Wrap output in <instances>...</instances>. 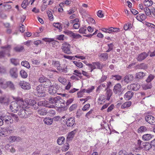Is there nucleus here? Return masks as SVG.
<instances>
[{
  "instance_id": "nucleus-1",
  "label": "nucleus",
  "mask_w": 155,
  "mask_h": 155,
  "mask_svg": "<svg viewBox=\"0 0 155 155\" xmlns=\"http://www.w3.org/2000/svg\"><path fill=\"white\" fill-rule=\"evenodd\" d=\"M48 102L50 104H54V106L58 107H64L65 101L59 96L55 97H50L48 98Z\"/></svg>"
},
{
  "instance_id": "nucleus-2",
  "label": "nucleus",
  "mask_w": 155,
  "mask_h": 155,
  "mask_svg": "<svg viewBox=\"0 0 155 155\" xmlns=\"http://www.w3.org/2000/svg\"><path fill=\"white\" fill-rule=\"evenodd\" d=\"M1 48L4 49V50L0 51V58H4L5 54H7L8 56H10L9 52L11 48V46L10 45H7L2 46Z\"/></svg>"
},
{
  "instance_id": "nucleus-3",
  "label": "nucleus",
  "mask_w": 155,
  "mask_h": 155,
  "mask_svg": "<svg viewBox=\"0 0 155 155\" xmlns=\"http://www.w3.org/2000/svg\"><path fill=\"white\" fill-rule=\"evenodd\" d=\"M61 48L62 51L64 53L71 54L72 53L71 50V45L68 43L66 42L63 43L62 45Z\"/></svg>"
},
{
  "instance_id": "nucleus-4",
  "label": "nucleus",
  "mask_w": 155,
  "mask_h": 155,
  "mask_svg": "<svg viewBox=\"0 0 155 155\" xmlns=\"http://www.w3.org/2000/svg\"><path fill=\"white\" fill-rule=\"evenodd\" d=\"M10 108L11 110L14 113H16L20 108L18 100L12 102L10 104Z\"/></svg>"
},
{
  "instance_id": "nucleus-5",
  "label": "nucleus",
  "mask_w": 155,
  "mask_h": 155,
  "mask_svg": "<svg viewBox=\"0 0 155 155\" xmlns=\"http://www.w3.org/2000/svg\"><path fill=\"white\" fill-rule=\"evenodd\" d=\"M44 88L41 85H38L36 87V95L39 97H42L45 96V93L43 91Z\"/></svg>"
},
{
  "instance_id": "nucleus-6",
  "label": "nucleus",
  "mask_w": 155,
  "mask_h": 155,
  "mask_svg": "<svg viewBox=\"0 0 155 155\" xmlns=\"http://www.w3.org/2000/svg\"><path fill=\"white\" fill-rule=\"evenodd\" d=\"M60 88V87L57 84H54L50 86L48 89V92L51 94L54 95L57 92V91Z\"/></svg>"
},
{
  "instance_id": "nucleus-7",
  "label": "nucleus",
  "mask_w": 155,
  "mask_h": 155,
  "mask_svg": "<svg viewBox=\"0 0 155 155\" xmlns=\"http://www.w3.org/2000/svg\"><path fill=\"white\" fill-rule=\"evenodd\" d=\"M113 91L114 93L118 95H120L123 92V89L121 87V85L120 84H117L114 86Z\"/></svg>"
},
{
  "instance_id": "nucleus-8",
  "label": "nucleus",
  "mask_w": 155,
  "mask_h": 155,
  "mask_svg": "<svg viewBox=\"0 0 155 155\" xmlns=\"http://www.w3.org/2000/svg\"><path fill=\"white\" fill-rule=\"evenodd\" d=\"M37 105L38 107L43 106L44 107L49 108H54V105H50L49 102L48 101H40L37 103Z\"/></svg>"
},
{
  "instance_id": "nucleus-9",
  "label": "nucleus",
  "mask_w": 155,
  "mask_h": 155,
  "mask_svg": "<svg viewBox=\"0 0 155 155\" xmlns=\"http://www.w3.org/2000/svg\"><path fill=\"white\" fill-rule=\"evenodd\" d=\"M21 87L24 90H28L31 88L30 84L28 82L25 81H21L19 83Z\"/></svg>"
},
{
  "instance_id": "nucleus-10",
  "label": "nucleus",
  "mask_w": 155,
  "mask_h": 155,
  "mask_svg": "<svg viewBox=\"0 0 155 155\" xmlns=\"http://www.w3.org/2000/svg\"><path fill=\"white\" fill-rule=\"evenodd\" d=\"M148 55V54L143 52L138 54L137 55L136 59L138 61L141 62L144 60Z\"/></svg>"
},
{
  "instance_id": "nucleus-11",
  "label": "nucleus",
  "mask_w": 155,
  "mask_h": 155,
  "mask_svg": "<svg viewBox=\"0 0 155 155\" xmlns=\"http://www.w3.org/2000/svg\"><path fill=\"white\" fill-rule=\"evenodd\" d=\"M140 87V85L138 84L134 83L128 85L127 88L130 90L136 91L138 90Z\"/></svg>"
},
{
  "instance_id": "nucleus-12",
  "label": "nucleus",
  "mask_w": 155,
  "mask_h": 155,
  "mask_svg": "<svg viewBox=\"0 0 155 155\" xmlns=\"http://www.w3.org/2000/svg\"><path fill=\"white\" fill-rule=\"evenodd\" d=\"M66 124L68 127L73 126L75 123V118L72 117L66 119Z\"/></svg>"
},
{
  "instance_id": "nucleus-13",
  "label": "nucleus",
  "mask_w": 155,
  "mask_h": 155,
  "mask_svg": "<svg viewBox=\"0 0 155 155\" xmlns=\"http://www.w3.org/2000/svg\"><path fill=\"white\" fill-rule=\"evenodd\" d=\"M38 81L41 83H47V84H46V86H49L51 84V81L44 76L40 77L38 79Z\"/></svg>"
},
{
  "instance_id": "nucleus-14",
  "label": "nucleus",
  "mask_w": 155,
  "mask_h": 155,
  "mask_svg": "<svg viewBox=\"0 0 155 155\" xmlns=\"http://www.w3.org/2000/svg\"><path fill=\"white\" fill-rule=\"evenodd\" d=\"M18 102L20 108L21 107L22 109L28 108V105L26 101L24 102L22 99H21L20 100H18Z\"/></svg>"
},
{
  "instance_id": "nucleus-15",
  "label": "nucleus",
  "mask_w": 155,
  "mask_h": 155,
  "mask_svg": "<svg viewBox=\"0 0 155 155\" xmlns=\"http://www.w3.org/2000/svg\"><path fill=\"white\" fill-rule=\"evenodd\" d=\"M10 75L13 78H16L18 77V70L16 68H14L11 69L10 71Z\"/></svg>"
},
{
  "instance_id": "nucleus-16",
  "label": "nucleus",
  "mask_w": 155,
  "mask_h": 155,
  "mask_svg": "<svg viewBox=\"0 0 155 155\" xmlns=\"http://www.w3.org/2000/svg\"><path fill=\"white\" fill-rule=\"evenodd\" d=\"M146 121L150 124H152L155 122V118L151 115H148L145 117Z\"/></svg>"
},
{
  "instance_id": "nucleus-17",
  "label": "nucleus",
  "mask_w": 155,
  "mask_h": 155,
  "mask_svg": "<svg viewBox=\"0 0 155 155\" xmlns=\"http://www.w3.org/2000/svg\"><path fill=\"white\" fill-rule=\"evenodd\" d=\"M3 120V121L4 120L5 123L7 124H12L13 123V120H12L11 115L8 116L5 115Z\"/></svg>"
},
{
  "instance_id": "nucleus-18",
  "label": "nucleus",
  "mask_w": 155,
  "mask_h": 155,
  "mask_svg": "<svg viewBox=\"0 0 155 155\" xmlns=\"http://www.w3.org/2000/svg\"><path fill=\"white\" fill-rule=\"evenodd\" d=\"M7 81H6L5 80L2 78L0 79V86L3 88L6 89L7 87Z\"/></svg>"
},
{
  "instance_id": "nucleus-19",
  "label": "nucleus",
  "mask_w": 155,
  "mask_h": 155,
  "mask_svg": "<svg viewBox=\"0 0 155 155\" xmlns=\"http://www.w3.org/2000/svg\"><path fill=\"white\" fill-rule=\"evenodd\" d=\"M134 93L130 91H127L124 94V98L127 100H130L132 97Z\"/></svg>"
},
{
  "instance_id": "nucleus-20",
  "label": "nucleus",
  "mask_w": 155,
  "mask_h": 155,
  "mask_svg": "<svg viewBox=\"0 0 155 155\" xmlns=\"http://www.w3.org/2000/svg\"><path fill=\"white\" fill-rule=\"evenodd\" d=\"M105 91H106L105 93V96L106 97V100L107 101H109L113 94V92L110 89L105 90Z\"/></svg>"
},
{
  "instance_id": "nucleus-21",
  "label": "nucleus",
  "mask_w": 155,
  "mask_h": 155,
  "mask_svg": "<svg viewBox=\"0 0 155 155\" xmlns=\"http://www.w3.org/2000/svg\"><path fill=\"white\" fill-rule=\"evenodd\" d=\"M77 130V129L74 130L68 134L67 138V141L71 140L73 139Z\"/></svg>"
},
{
  "instance_id": "nucleus-22",
  "label": "nucleus",
  "mask_w": 155,
  "mask_h": 155,
  "mask_svg": "<svg viewBox=\"0 0 155 155\" xmlns=\"http://www.w3.org/2000/svg\"><path fill=\"white\" fill-rule=\"evenodd\" d=\"M38 113L41 116H44L47 114V112L46 108L43 107L38 110Z\"/></svg>"
},
{
  "instance_id": "nucleus-23",
  "label": "nucleus",
  "mask_w": 155,
  "mask_h": 155,
  "mask_svg": "<svg viewBox=\"0 0 155 155\" xmlns=\"http://www.w3.org/2000/svg\"><path fill=\"white\" fill-rule=\"evenodd\" d=\"M9 102L8 98L5 96H2L0 97V103L2 104H7Z\"/></svg>"
},
{
  "instance_id": "nucleus-24",
  "label": "nucleus",
  "mask_w": 155,
  "mask_h": 155,
  "mask_svg": "<svg viewBox=\"0 0 155 155\" xmlns=\"http://www.w3.org/2000/svg\"><path fill=\"white\" fill-rule=\"evenodd\" d=\"M145 75L146 73L142 72H140L136 73L135 78L137 79H142Z\"/></svg>"
},
{
  "instance_id": "nucleus-25",
  "label": "nucleus",
  "mask_w": 155,
  "mask_h": 155,
  "mask_svg": "<svg viewBox=\"0 0 155 155\" xmlns=\"http://www.w3.org/2000/svg\"><path fill=\"white\" fill-rule=\"evenodd\" d=\"M136 68L138 69L146 70L147 68V65L144 63H142L136 65Z\"/></svg>"
},
{
  "instance_id": "nucleus-26",
  "label": "nucleus",
  "mask_w": 155,
  "mask_h": 155,
  "mask_svg": "<svg viewBox=\"0 0 155 155\" xmlns=\"http://www.w3.org/2000/svg\"><path fill=\"white\" fill-rule=\"evenodd\" d=\"M5 129L7 135H8L11 133H13L14 131V128L13 126H10L5 128Z\"/></svg>"
},
{
  "instance_id": "nucleus-27",
  "label": "nucleus",
  "mask_w": 155,
  "mask_h": 155,
  "mask_svg": "<svg viewBox=\"0 0 155 155\" xmlns=\"http://www.w3.org/2000/svg\"><path fill=\"white\" fill-rule=\"evenodd\" d=\"M25 109H22L19 111L18 114L21 118H27V115H26Z\"/></svg>"
},
{
  "instance_id": "nucleus-28",
  "label": "nucleus",
  "mask_w": 155,
  "mask_h": 155,
  "mask_svg": "<svg viewBox=\"0 0 155 155\" xmlns=\"http://www.w3.org/2000/svg\"><path fill=\"white\" fill-rule=\"evenodd\" d=\"M44 123L48 125L51 124L53 123V119L49 117H46L44 119Z\"/></svg>"
},
{
  "instance_id": "nucleus-29",
  "label": "nucleus",
  "mask_w": 155,
  "mask_h": 155,
  "mask_svg": "<svg viewBox=\"0 0 155 155\" xmlns=\"http://www.w3.org/2000/svg\"><path fill=\"white\" fill-rule=\"evenodd\" d=\"M153 137L152 135L149 134H144L142 136L143 139L146 141H148L150 140Z\"/></svg>"
},
{
  "instance_id": "nucleus-30",
  "label": "nucleus",
  "mask_w": 155,
  "mask_h": 155,
  "mask_svg": "<svg viewBox=\"0 0 155 155\" xmlns=\"http://www.w3.org/2000/svg\"><path fill=\"white\" fill-rule=\"evenodd\" d=\"M133 79V75L131 74H129L125 77L124 81L128 83L129 81H132Z\"/></svg>"
},
{
  "instance_id": "nucleus-31",
  "label": "nucleus",
  "mask_w": 155,
  "mask_h": 155,
  "mask_svg": "<svg viewBox=\"0 0 155 155\" xmlns=\"http://www.w3.org/2000/svg\"><path fill=\"white\" fill-rule=\"evenodd\" d=\"M136 18L139 21H142L146 18V16L144 14H142L137 16Z\"/></svg>"
},
{
  "instance_id": "nucleus-32",
  "label": "nucleus",
  "mask_w": 155,
  "mask_h": 155,
  "mask_svg": "<svg viewBox=\"0 0 155 155\" xmlns=\"http://www.w3.org/2000/svg\"><path fill=\"white\" fill-rule=\"evenodd\" d=\"M0 135L4 136V137L7 136L5 128H1L0 129Z\"/></svg>"
},
{
  "instance_id": "nucleus-33",
  "label": "nucleus",
  "mask_w": 155,
  "mask_h": 155,
  "mask_svg": "<svg viewBox=\"0 0 155 155\" xmlns=\"http://www.w3.org/2000/svg\"><path fill=\"white\" fill-rule=\"evenodd\" d=\"M131 104V102L130 101H127L122 105L121 108H122L124 109L129 107Z\"/></svg>"
},
{
  "instance_id": "nucleus-34",
  "label": "nucleus",
  "mask_w": 155,
  "mask_h": 155,
  "mask_svg": "<svg viewBox=\"0 0 155 155\" xmlns=\"http://www.w3.org/2000/svg\"><path fill=\"white\" fill-rule=\"evenodd\" d=\"M7 87H8L11 90H14L15 89V85L11 81H7Z\"/></svg>"
},
{
  "instance_id": "nucleus-35",
  "label": "nucleus",
  "mask_w": 155,
  "mask_h": 155,
  "mask_svg": "<svg viewBox=\"0 0 155 155\" xmlns=\"http://www.w3.org/2000/svg\"><path fill=\"white\" fill-rule=\"evenodd\" d=\"M147 130V128L145 126H141L139 127L137 130L139 133H142L145 132Z\"/></svg>"
},
{
  "instance_id": "nucleus-36",
  "label": "nucleus",
  "mask_w": 155,
  "mask_h": 155,
  "mask_svg": "<svg viewBox=\"0 0 155 155\" xmlns=\"http://www.w3.org/2000/svg\"><path fill=\"white\" fill-rule=\"evenodd\" d=\"M64 33L65 34L68 35L72 37L73 38L75 37V33H74L71 31L68 30L64 31Z\"/></svg>"
},
{
  "instance_id": "nucleus-37",
  "label": "nucleus",
  "mask_w": 155,
  "mask_h": 155,
  "mask_svg": "<svg viewBox=\"0 0 155 155\" xmlns=\"http://www.w3.org/2000/svg\"><path fill=\"white\" fill-rule=\"evenodd\" d=\"M26 101H27L28 105H30L31 106H32L34 104H36L37 103L36 101L33 99H30Z\"/></svg>"
},
{
  "instance_id": "nucleus-38",
  "label": "nucleus",
  "mask_w": 155,
  "mask_h": 155,
  "mask_svg": "<svg viewBox=\"0 0 155 155\" xmlns=\"http://www.w3.org/2000/svg\"><path fill=\"white\" fill-rule=\"evenodd\" d=\"M143 3L145 6L149 7L152 5L153 2L151 0H145Z\"/></svg>"
},
{
  "instance_id": "nucleus-39",
  "label": "nucleus",
  "mask_w": 155,
  "mask_h": 155,
  "mask_svg": "<svg viewBox=\"0 0 155 155\" xmlns=\"http://www.w3.org/2000/svg\"><path fill=\"white\" fill-rule=\"evenodd\" d=\"M21 65L28 68H30V65L29 62L27 61H22L21 62Z\"/></svg>"
},
{
  "instance_id": "nucleus-40",
  "label": "nucleus",
  "mask_w": 155,
  "mask_h": 155,
  "mask_svg": "<svg viewBox=\"0 0 155 155\" xmlns=\"http://www.w3.org/2000/svg\"><path fill=\"white\" fill-rule=\"evenodd\" d=\"M65 140V138L63 137H60L57 140V143L59 145L62 144Z\"/></svg>"
},
{
  "instance_id": "nucleus-41",
  "label": "nucleus",
  "mask_w": 155,
  "mask_h": 155,
  "mask_svg": "<svg viewBox=\"0 0 155 155\" xmlns=\"http://www.w3.org/2000/svg\"><path fill=\"white\" fill-rule=\"evenodd\" d=\"M10 61L11 63L17 66L19 64V61L17 59L12 58L10 59Z\"/></svg>"
},
{
  "instance_id": "nucleus-42",
  "label": "nucleus",
  "mask_w": 155,
  "mask_h": 155,
  "mask_svg": "<svg viewBox=\"0 0 155 155\" xmlns=\"http://www.w3.org/2000/svg\"><path fill=\"white\" fill-rule=\"evenodd\" d=\"M73 74L76 76L78 77L81 79L82 78V76L81 75V73L78 70H75L74 71V73H73Z\"/></svg>"
},
{
  "instance_id": "nucleus-43",
  "label": "nucleus",
  "mask_w": 155,
  "mask_h": 155,
  "mask_svg": "<svg viewBox=\"0 0 155 155\" xmlns=\"http://www.w3.org/2000/svg\"><path fill=\"white\" fill-rule=\"evenodd\" d=\"M20 74L21 76L23 78H25L28 76V74L24 70H21L20 71Z\"/></svg>"
},
{
  "instance_id": "nucleus-44",
  "label": "nucleus",
  "mask_w": 155,
  "mask_h": 155,
  "mask_svg": "<svg viewBox=\"0 0 155 155\" xmlns=\"http://www.w3.org/2000/svg\"><path fill=\"white\" fill-rule=\"evenodd\" d=\"M24 49V48L23 46H17L14 48V50L17 52H21Z\"/></svg>"
},
{
  "instance_id": "nucleus-45",
  "label": "nucleus",
  "mask_w": 155,
  "mask_h": 155,
  "mask_svg": "<svg viewBox=\"0 0 155 155\" xmlns=\"http://www.w3.org/2000/svg\"><path fill=\"white\" fill-rule=\"evenodd\" d=\"M93 64L95 65V66L96 67V68L100 69H101L103 66L102 64H101L99 62H93Z\"/></svg>"
},
{
  "instance_id": "nucleus-46",
  "label": "nucleus",
  "mask_w": 155,
  "mask_h": 155,
  "mask_svg": "<svg viewBox=\"0 0 155 155\" xmlns=\"http://www.w3.org/2000/svg\"><path fill=\"white\" fill-rule=\"evenodd\" d=\"M10 115H11L12 120H14L16 122H18V121L19 119L17 115L13 113H12Z\"/></svg>"
},
{
  "instance_id": "nucleus-47",
  "label": "nucleus",
  "mask_w": 155,
  "mask_h": 155,
  "mask_svg": "<svg viewBox=\"0 0 155 155\" xmlns=\"http://www.w3.org/2000/svg\"><path fill=\"white\" fill-rule=\"evenodd\" d=\"M144 11L147 15L149 16H151V9H150L148 7L145 8H144Z\"/></svg>"
},
{
  "instance_id": "nucleus-48",
  "label": "nucleus",
  "mask_w": 155,
  "mask_h": 155,
  "mask_svg": "<svg viewBox=\"0 0 155 155\" xmlns=\"http://www.w3.org/2000/svg\"><path fill=\"white\" fill-rule=\"evenodd\" d=\"M60 67H61L60 66L59 67H58L57 68V69L59 71V72H64L65 73L67 72V66H66L64 68H61Z\"/></svg>"
},
{
  "instance_id": "nucleus-49",
  "label": "nucleus",
  "mask_w": 155,
  "mask_h": 155,
  "mask_svg": "<svg viewBox=\"0 0 155 155\" xmlns=\"http://www.w3.org/2000/svg\"><path fill=\"white\" fill-rule=\"evenodd\" d=\"M119 28H116L110 27L108 28V30L111 33L112 32H116L119 31Z\"/></svg>"
},
{
  "instance_id": "nucleus-50",
  "label": "nucleus",
  "mask_w": 155,
  "mask_h": 155,
  "mask_svg": "<svg viewBox=\"0 0 155 155\" xmlns=\"http://www.w3.org/2000/svg\"><path fill=\"white\" fill-rule=\"evenodd\" d=\"M52 64L53 65L54 67L57 68L60 66V63L58 61H53L52 62Z\"/></svg>"
},
{
  "instance_id": "nucleus-51",
  "label": "nucleus",
  "mask_w": 155,
  "mask_h": 155,
  "mask_svg": "<svg viewBox=\"0 0 155 155\" xmlns=\"http://www.w3.org/2000/svg\"><path fill=\"white\" fill-rule=\"evenodd\" d=\"M53 25L55 28L58 29L60 30H61L62 29L61 24L59 23H54L53 24Z\"/></svg>"
},
{
  "instance_id": "nucleus-52",
  "label": "nucleus",
  "mask_w": 155,
  "mask_h": 155,
  "mask_svg": "<svg viewBox=\"0 0 155 155\" xmlns=\"http://www.w3.org/2000/svg\"><path fill=\"white\" fill-rule=\"evenodd\" d=\"M58 80L59 82L63 84H65L66 81V79L65 78L61 77L58 78Z\"/></svg>"
},
{
  "instance_id": "nucleus-53",
  "label": "nucleus",
  "mask_w": 155,
  "mask_h": 155,
  "mask_svg": "<svg viewBox=\"0 0 155 155\" xmlns=\"http://www.w3.org/2000/svg\"><path fill=\"white\" fill-rule=\"evenodd\" d=\"M74 63L77 66V67L79 68H81L83 67V64L81 62H78L76 61H74Z\"/></svg>"
},
{
  "instance_id": "nucleus-54",
  "label": "nucleus",
  "mask_w": 155,
  "mask_h": 155,
  "mask_svg": "<svg viewBox=\"0 0 155 155\" xmlns=\"http://www.w3.org/2000/svg\"><path fill=\"white\" fill-rule=\"evenodd\" d=\"M28 0H24L23 1L21 7L23 8H26L27 5H28Z\"/></svg>"
},
{
  "instance_id": "nucleus-55",
  "label": "nucleus",
  "mask_w": 155,
  "mask_h": 155,
  "mask_svg": "<svg viewBox=\"0 0 155 155\" xmlns=\"http://www.w3.org/2000/svg\"><path fill=\"white\" fill-rule=\"evenodd\" d=\"M154 76L152 74H150L147 78L146 80L147 82H150L153 79Z\"/></svg>"
},
{
  "instance_id": "nucleus-56",
  "label": "nucleus",
  "mask_w": 155,
  "mask_h": 155,
  "mask_svg": "<svg viewBox=\"0 0 155 155\" xmlns=\"http://www.w3.org/2000/svg\"><path fill=\"white\" fill-rule=\"evenodd\" d=\"M86 31V28L85 27H84L80 28L79 31V32L80 33L85 34V32Z\"/></svg>"
},
{
  "instance_id": "nucleus-57",
  "label": "nucleus",
  "mask_w": 155,
  "mask_h": 155,
  "mask_svg": "<svg viewBox=\"0 0 155 155\" xmlns=\"http://www.w3.org/2000/svg\"><path fill=\"white\" fill-rule=\"evenodd\" d=\"M100 56L103 58L104 60H106L108 58V54L107 53L101 54Z\"/></svg>"
},
{
  "instance_id": "nucleus-58",
  "label": "nucleus",
  "mask_w": 155,
  "mask_h": 155,
  "mask_svg": "<svg viewBox=\"0 0 155 155\" xmlns=\"http://www.w3.org/2000/svg\"><path fill=\"white\" fill-rule=\"evenodd\" d=\"M144 146H145V148L148 150H150V149H151L152 148V145L148 143H146L145 145H143Z\"/></svg>"
},
{
  "instance_id": "nucleus-59",
  "label": "nucleus",
  "mask_w": 155,
  "mask_h": 155,
  "mask_svg": "<svg viewBox=\"0 0 155 155\" xmlns=\"http://www.w3.org/2000/svg\"><path fill=\"white\" fill-rule=\"evenodd\" d=\"M17 137L15 136H11L9 137L8 140L10 142H13L16 140Z\"/></svg>"
},
{
  "instance_id": "nucleus-60",
  "label": "nucleus",
  "mask_w": 155,
  "mask_h": 155,
  "mask_svg": "<svg viewBox=\"0 0 155 155\" xmlns=\"http://www.w3.org/2000/svg\"><path fill=\"white\" fill-rule=\"evenodd\" d=\"M77 104H72L69 108V110L71 111H72L75 109L77 107Z\"/></svg>"
},
{
  "instance_id": "nucleus-61",
  "label": "nucleus",
  "mask_w": 155,
  "mask_h": 155,
  "mask_svg": "<svg viewBox=\"0 0 155 155\" xmlns=\"http://www.w3.org/2000/svg\"><path fill=\"white\" fill-rule=\"evenodd\" d=\"M32 64H33L38 65L40 63V61L36 59H32L31 60Z\"/></svg>"
},
{
  "instance_id": "nucleus-62",
  "label": "nucleus",
  "mask_w": 155,
  "mask_h": 155,
  "mask_svg": "<svg viewBox=\"0 0 155 155\" xmlns=\"http://www.w3.org/2000/svg\"><path fill=\"white\" fill-rule=\"evenodd\" d=\"M145 24L148 27H150L151 28L155 29V25L153 24L146 22Z\"/></svg>"
},
{
  "instance_id": "nucleus-63",
  "label": "nucleus",
  "mask_w": 155,
  "mask_h": 155,
  "mask_svg": "<svg viewBox=\"0 0 155 155\" xmlns=\"http://www.w3.org/2000/svg\"><path fill=\"white\" fill-rule=\"evenodd\" d=\"M105 99V96L103 94H100L99 97L98 101H102L104 100Z\"/></svg>"
},
{
  "instance_id": "nucleus-64",
  "label": "nucleus",
  "mask_w": 155,
  "mask_h": 155,
  "mask_svg": "<svg viewBox=\"0 0 155 155\" xmlns=\"http://www.w3.org/2000/svg\"><path fill=\"white\" fill-rule=\"evenodd\" d=\"M76 11V9L75 8H73L69 10L68 11V14L69 15H71L74 12H75Z\"/></svg>"
}]
</instances>
